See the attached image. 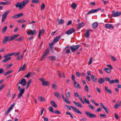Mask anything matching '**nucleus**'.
<instances>
[{
  "label": "nucleus",
  "instance_id": "obj_1",
  "mask_svg": "<svg viewBox=\"0 0 121 121\" xmlns=\"http://www.w3.org/2000/svg\"><path fill=\"white\" fill-rule=\"evenodd\" d=\"M19 35H14L11 36L10 39H9V37L8 36H6L4 39L3 40V44H5L6 43L7 41H11L17 38L18 36H19Z\"/></svg>",
  "mask_w": 121,
  "mask_h": 121
},
{
  "label": "nucleus",
  "instance_id": "obj_2",
  "mask_svg": "<svg viewBox=\"0 0 121 121\" xmlns=\"http://www.w3.org/2000/svg\"><path fill=\"white\" fill-rule=\"evenodd\" d=\"M80 45H72L71 46H69L70 49L71 50L72 52H73L77 51Z\"/></svg>",
  "mask_w": 121,
  "mask_h": 121
},
{
  "label": "nucleus",
  "instance_id": "obj_3",
  "mask_svg": "<svg viewBox=\"0 0 121 121\" xmlns=\"http://www.w3.org/2000/svg\"><path fill=\"white\" fill-rule=\"evenodd\" d=\"M18 90L20 91V93L18 95L17 98L18 99L20 98L24 93L25 90V88L21 89V87L19 86L18 87Z\"/></svg>",
  "mask_w": 121,
  "mask_h": 121
},
{
  "label": "nucleus",
  "instance_id": "obj_4",
  "mask_svg": "<svg viewBox=\"0 0 121 121\" xmlns=\"http://www.w3.org/2000/svg\"><path fill=\"white\" fill-rule=\"evenodd\" d=\"M9 12L10 11L9 10H8L5 12L2 15L1 19V22L2 23L4 22L5 19L6 18L8 14L9 13Z\"/></svg>",
  "mask_w": 121,
  "mask_h": 121
},
{
  "label": "nucleus",
  "instance_id": "obj_5",
  "mask_svg": "<svg viewBox=\"0 0 121 121\" xmlns=\"http://www.w3.org/2000/svg\"><path fill=\"white\" fill-rule=\"evenodd\" d=\"M39 80L42 82V84L43 86H47L49 85V82L45 80L43 78H40Z\"/></svg>",
  "mask_w": 121,
  "mask_h": 121
},
{
  "label": "nucleus",
  "instance_id": "obj_6",
  "mask_svg": "<svg viewBox=\"0 0 121 121\" xmlns=\"http://www.w3.org/2000/svg\"><path fill=\"white\" fill-rule=\"evenodd\" d=\"M15 7L16 8H19V10H21L23 8L22 2H17L15 5Z\"/></svg>",
  "mask_w": 121,
  "mask_h": 121
},
{
  "label": "nucleus",
  "instance_id": "obj_7",
  "mask_svg": "<svg viewBox=\"0 0 121 121\" xmlns=\"http://www.w3.org/2000/svg\"><path fill=\"white\" fill-rule=\"evenodd\" d=\"M112 13L111 14V16L113 17H116L118 16L121 14V12H116L114 10H113Z\"/></svg>",
  "mask_w": 121,
  "mask_h": 121
},
{
  "label": "nucleus",
  "instance_id": "obj_8",
  "mask_svg": "<svg viewBox=\"0 0 121 121\" xmlns=\"http://www.w3.org/2000/svg\"><path fill=\"white\" fill-rule=\"evenodd\" d=\"M85 112L87 116L90 118L96 117L95 114L91 113L90 112Z\"/></svg>",
  "mask_w": 121,
  "mask_h": 121
},
{
  "label": "nucleus",
  "instance_id": "obj_9",
  "mask_svg": "<svg viewBox=\"0 0 121 121\" xmlns=\"http://www.w3.org/2000/svg\"><path fill=\"white\" fill-rule=\"evenodd\" d=\"M101 9V8H99L97 9H93L89 11L88 13H87V15H89V14L91 13H93L95 12H97L98 11L100 10Z\"/></svg>",
  "mask_w": 121,
  "mask_h": 121
},
{
  "label": "nucleus",
  "instance_id": "obj_10",
  "mask_svg": "<svg viewBox=\"0 0 121 121\" xmlns=\"http://www.w3.org/2000/svg\"><path fill=\"white\" fill-rule=\"evenodd\" d=\"M15 103H13L12 105L8 109L6 113V115L8 114L10 112L12 109L13 108L15 105Z\"/></svg>",
  "mask_w": 121,
  "mask_h": 121
},
{
  "label": "nucleus",
  "instance_id": "obj_11",
  "mask_svg": "<svg viewBox=\"0 0 121 121\" xmlns=\"http://www.w3.org/2000/svg\"><path fill=\"white\" fill-rule=\"evenodd\" d=\"M70 107L74 112L79 114H82V112L75 107L73 106H71Z\"/></svg>",
  "mask_w": 121,
  "mask_h": 121
},
{
  "label": "nucleus",
  "instance_id": "obj_12",
  "mask_svg": "<svg viewBox=\"0 0 121 121\" xmlns=\"http://www.w3.org/2000/svg\"><path fill=\"white\" fill-rule=\"evenodd\" d=\"M36 33V30H35L34 31L32 30H28L27 32V34L29 35H34Z\"/></svg>",
  "mask_w": 121,
  "mask_h": 121
},
{
  "label": "nucleus",
  "instance_id": "obj_13",
  "mask_svg": "<svg viewBox=\"0 0 121 121\" xmlns=\"http://www.w3.org/2000/svg\"><path fill=\"white\" fill-rule=\"evenodd\" d=\"M75 31V30H74V29L72 28L66 31L65 33L66 34L69 35L72 34V33H73Z\"/></svg>",
  "mask_w": 121,
  "mask_h": 121
},
{
  "label": "nucleus",
  "instance_id": "obj_14",
  "mask_svg": "<svg viewBox=\"0 0 121 121\" xmlns=\"http://www.w3.org/2000/svg\"><path fill=\"white\" fill-rule=\"evenodd\" d=\"M100 105L101 107L103 108L107 113H109V111L108 109L104 106L103 103L101 102L100 103Z\"/></svg>",
  "mask_w": 121,
  "mask_h": 121
},
{
  "label": "nucleus",
  "instance_id": "obj_15",
  "mask_svg": "<svg viewBox=\"0 0 121 121\" xmlns=\"http://www.w3.org/2000/svg\"><path fill=\"white\" fill-rule=\"evenodd\" d=\"M23 15V13H21L19 14L15 15L13 16L12 17V18L13 19L15 18H17L19 17H22Z\"/></svg>",
  "mask_w": 121,
  "mask_h": 121
},
{
  "label": "nucleus",
  "instance_id": "obj_16",
  "mask_svg": "<svg viewBox=\"0 0 121 121\" xmlns=\"http://www.w3.org/2000/svg\"><path fill=\"white\" fill-rule=\"evenodd\" d=\"M61 37V36L60 35H59L55 38L53 41V44H54L57 42L60 39Z\"/></svg>",
  "mask_w": 121,
  "mask_h": 121
},
{
  "label": "nucleus",
  "instance_id": "obj_17",
  "mask_svg": "<svg viewBox=\"0 0 121 121\" xmlns=\"http://www.w3.org/2000/svg\"><path fill=\"white\" fill-rule=\"evenodd\" d=\"M91 31L90 30H87L84 33V35L85 37L86 38H88L90 35V32L89 31Z\"/></svg>",
  "mask_w": 121,
  "mask_h": 121
},
{
  "label": "nucleus",
  "instance_id": "obj_18",
  "mask_svg": "<svg viewBox=\"0 0 121 121\" xmlns=\"http://www.w3.org/2000/svg\"><path fill=\"white\" fill-rule=\"evenodd\" d=\"M30 1L29 0H25L22 2L23 8Z\"/></svg>",
  "mask_w": 121,
  "mask_h": 121
},
{
  "label": "nucleus",
  "instance_id": "obj_19",
  "mask_svg": "<svg viewBox=\"0 0 121 121\" xmlns=\"http://www.w3.org/2000/svg\"><path fill=\"white\" fill-rule=\"evenodd\" d=\"M105 27L107 29H110L114 28L113 25L112 24H105Z\"/></svg>",
  "mask_w": 121,
  "mask_h": 121
},
{
  "label": "nucleus",
  "instance_id": "obj_20",
  "mask_svg": "<svg viewBox=\"0 0 121 121\" xmlns=\"http://www.w3.org/2000/svg\"><path fill=\"white\" fill-rule=\"evenodd\" d=\"M74 86L77 88H81L80 85L79 84H78L76 81H75L74 82Z\"/></svg>",
  "mask_w": 121,
  "mask_h": 121
},
{
  "label": "nucleus",
  "instance_id": "obj_21",
  "mask_svg": "<svg viewBox=\"0 0 121 121\" xmlns=\"http://www.w3.org/2000/svg\"><path fill=\"white\" fill-rule=\"evenodd\" d=\"M73 102L74 104H75L77 106L80 108H82V106L81 104L80 103H77L75 101H73Z\"/></svg>",
  "mask_w": 121,
  "mask_h": 121
},
{
  "label": "nucleus",
  "instance_id": "obj_22",
  "mask_svg": "<svg viewBox=\"0 0 121 121\" xmlns=\"http://www.w3.org/2000/svg\"><path fill=\"white\" fill-rule=\"evenodd\" d=\"M45 30L43 29H42L40 30L39 31V39L40 38V35H42L44 33Z\"/></svg>",
  "mask_w": 121,
  "mask_h": 121
},
{
  "label": "nucleus",
  "instance_id": "obj_23",
  "mask_svg": "<svg viewBox=\"0 0 121 121\" xmlns=\"http://www.w3.org/2000/svg\"><path fill=\"white\" fill-rule=\"evenodd\" d=\"M26 65L24 64L23 65L21 68H20L18 71V72H19L21 71H23L25 68Z\"/></svg>",
  "mask_w": 121,
  "mask_h": 121
},
{
  "label": "nucleus",
  "instance_id": "obj_24",
  "mask_svg": "<svg viewBox=\"0 0 121 121\" xmlns=\"http://www.w3.org/2000/svg\"><path fill=\"white\" fill-rule=\"evenodd\" d=\"M91 77L92 80L94 82H96L97 81V78L96 77H95V76L93 75H91Z\"/></svg>",
  "mask_w": 121,
  "mask_h": 121
},
{
  "label": "nucleus",
  "instance_id": "obj_25",
  "mask_svg": "<svg viewBox=\"0 0 121 121\" xmlns=\"http://www.w3.org/2000/svg\"><path fill=\"white\" fill-rule=\"evenodd\" d=\"M92 26L93 28L95 29L98 26V23L97 22H95L92 24Z\"/></svg>",
  "mask_w": 121,
  "mask_h": 121
},
{
  "label": "nucleus",
  "instance_id": "obj_26",
  "mask_svg": "<svg viewBox=\"0 0 121 121\" xmlns=\"http://www.w3.org/2000/svg\"><path fill=\"white\" fill-rule=\"evenodd\" d=\"M77 6L76 3H72L71 5V7L74 9H75L76 8Z\"/></svg>",
  "mask_w": 121,
  "mask_h": 121
},
{
  "label": "nucleus",
  "instance_id": "obj_27",
  "mask_svg": "<svg viewBox=\"0 0 121 121\" xmlns=\"http://www.w3.org/2000/svg\"><path fill=\"white\" fill-rule=\"evenodd\" d=\"M51 104L54 107L56 108L57 107V105L55 102L53 100H51L50 102Z\"/></svg>",
  "mask_w": 121,
  "mask_h": 121
},
{
  "label": "nucleus",
  "instance_id": "obj_28",
  "mask_svg": "<svg viewBox=\"0 0 121 121\" xmlns=\"http://www.w3.org/2000/svg\"><path fill=\"white\" fill-rule=\"evenodd\" d=\"M104 81V78H100L99 79V82L100 84H102Z\"/></svg>",
  "mask_w": 121,
  "mask_h": 121
},
{
  "label": "nucleus",
  "instance_id": "obj_29",
  "mask_svg": "<svg viewBox=\"0 0 121 121\" xmlns=\"http://www.w3.org/2000/svg\"><path fill=\"white\" fill-rule=\"evenodd\" d=\"M11 58L10 57H9L5 58V59L2 60V63H4L7 62L8 60H10Z\"/></svg>",
  "mask_w": 121,
  "mask_h": 121
},
{
  "label": "nucleus",
  "instance_id": "obj_30",
  "mask_svg": "<svg viewBox=\"0 0 121 121\" xmlns=\"http://www.w3.org/2000/svg\"><path fill=\"white\" fill-rule=\"evenodd\" d=\"M105 89L106 91L108 93L111 94L112 93V92L111 90L108 88V87L107 86H105Z\"/></svg>",
  "mask_w": 121,
  "mask_h": 121
},
{
  "label": "nucleus",
  "instance_id": "obj_31",
  "mask_svg": "<svg viewBox=\"0 0 121 121\" xmlns=\"http://www.w3.org/2000/svg\"><path fill=\"white\" fill-rule=\"evenodd\" d=\"M54 94L56 96L58 97L60 99L61 98L60 95L57 92H54Z\"/></svg>",
  "mask_w": 121,
  "mask_h": 121
},
{
  "label": "nucleus",
  "instance_id": "obj_32",
  "mask_svg": "<svg viewBox=\"0 0 121 121\" xmlns=\"http://www.w3.org/2000/svg\"><path fill=\"white\" fill-rule=\"evenodd\" d=\"M104 70L108 73H110L111 70L109 68H104Z\"/></svg>",
  "mask_w": 121,
  "mask_h": 121
},
{
  "label": "nucleus",
  "instance_id": "obj_33",
  "mask_svg": "<svg viewBox=\"0 0 121 121\" xmlns=\"http://www.w3.org/2000/svg\"><path fill=\"white\" fill-rule=\"evenodd\" d=\"M120 106V105L119 103H117L114 106V108L115 109L117 108Z\"/></svg>",
  "mask_w": 121,
  "mask_h": 121
},
{
  "label": "nucleus",
  "instance_id": "obj_34",
  "mask_svg": "<svg viewBox=\"0 0 121 121\" xmlns=\"http://www.w3.org/2000/svg\"><path fill=\"white\" fill-rule=\"evenodd\" d=\"M56 58L55 56H50L49 57V59L50 60L52 61L55 60Z\"/></svg>",
  "mask_w": 121,
  "mask_h": 121
},
{
  "label": "nucleus",
  "instance_id": "obj_35",
  "mask_svg": "<svg viewBox=\"0 0 121 121\" xmlns=\"http://www.w3.org/2000/svg\"><path fill=\"white\" fill-rule=\"evenodd\" d=\"M24 56V55H20V56H18L17 58V60H20Z\"/></svg>",
  "mask_w": 121,
  "mask_h": 121
},
{
  "label": "nucleus",
  "instance_id": "obj_36",
  "mask_svg": "<svg viewBox=\"0 0 121 121\" xmlns=\"http://www.w3.org/2000/svg\"><path fill=\"white\" fill-rule=\"evenodd\" d=\"M13 72V70H9L8 71L6 72L4 75V76H6L8 74L10 73L11 72Z\"/></svg>",
  "mask_w": 121,
  "mask_h": 121
},
{
  "label": "nucleus",
  "instance_id": "obj_37",
  "mask_svg": "<svg viewBox=\"0 0 121 121\" xmlns=\"http://www.w3.org/2000/svg\"><path fill=\"white\" fill-rule=\"evenodd\" d=\"M25 81H26V80L25 78H22L21 79V81L19 82V84H22L23 83L25 82Z\"/></svg>",
  "mask_w": 121,
  "mask_h": 121
},
{
  "label": "nucleus",
  "instance_id": "obj_38",
  "mask_svg": "<svg viewBox=\"0 0 121 121\" xmlns=\"http://www.w3.org/2000/svg\"><path fill=\"white\" fill-rule=\"evenodd\" d=\"M64 22V20L62 19H59L58 21V24H63V23Z\"/></svg>",
  "mask_w": 121,
  "mask_h": 121
},
{
  "label": "nucleus",
  "instance_id": "obj_39",
  "mask_svg": "<svg viewBox=\"0 0 121 121\" xmlns=\"http://www.w3.org/2000/svg\"><path fill=\"white\" fill-rule=\"evenodd\" d=\"M65 95L67 98L69 99L70 98V93L69 92H68L66 93Z\"/></svg>",
  "mask_w": 121,
  "mask_h": 121
},
{
  "label": "nucleus",
  "instance_id": "obj_40",
  "mask_svg": "<svg viewBox=\"0 0 121 121\" xmlns=\"http://www.w3.org/2000/svg\"><path fill=\"white\" fill-rule=\"evenodd\" d=\"M31 80L30 79L28 81V82L27 84L26 87V88L27 89L29 87V85L31 83Z\"/></svg>",
  "mask_w": 121,
  "mask_h": 121
},
{
  "label": "nucleus",
  "instance_id": "obj_41",
  "mask_svg": "<svg viewBox=\"0 0 121 121\" xmlns=\"http://www.w3.org/2000/svg\"><path fill=\"white\" fill-rule=\"evenodd\" d=\"M39 99L40 101H45V99L41 96H39Z\"/></svg>",
  "mask_w": 121,
  "mask_h": 121
},
{
  "label": "nucleus",
  "instance_id": "obj_42",
  "mask_svg": "<svg viewBox=\"0 0 121 121\" xmlns=\"http://www.w3.org/2000/svg\"><path fill=\"white\" fill-rule=\"evenodd\" d=\"M45 5L44 3H43L41 5V10H43L45 8Z\"/></svg>",
  "mask_w": 121,
  "mask_h": 121
},
{
  "label": "nucleus",
  "instance_id": "obj_43",
  "mask_svg": "<svg viewBox=\"0 0 121 121\" xmlns=\"http://www.w3.org/2000/svg\"><path fill=\"white\" fill-rule=\"evenodd\" d=\"M52 87L54 89L56 90L57 88V87L56 86V84H52Z\"/></svg>",
  "mask_w": 121,
  "mask_h": 121
},
{
  "label": "nucleus",
  "instance_id": "obj_44",
  "mask_svg": "<svg viewBox=\"0 0 121 121\" xmlns=\"http://www.w3.org/2000/svg\"><path fill=\"white\" fill-rule=\"evenodd\" d=\"M78 99H79L80 100L81 103L83 104H84V103L83 101L82 100V98L81 96H79L78 97Z\"/></svg>",
  "mask_w": 121,
  "mask_h": 121
},
{
  "label": "nucleus",
  "instance_id": "obj_45",
  "mask_svg": "<svg viewBox=\"0 0 121 121\" xmlns=\"http://www.w3.org/2000/svg\"><path fill=\"white\" fill-rule=\"evenodd\" d=\"M31 2L32 3H38L39 2V0H32Z\"/></svg>",
  "mask_w": 121,
  "mask_h": 121
},
{
  "label": "nucleus",
  "instance_id": "obj_46",
  "mask_svg": "<svg viewBox=\"0 0 121 121\" xmlns=\"http://www.w3.org/2000/svg\"><path fill=\"white\" fill-rule=\"evenodd\" d=\"M49 109L50 112L53 113L54 112L53 108L52 106L49 107Z\"/></svg>",
  "mask_w": 121,
  "mask_h": 121
},
{
  "label": "nucleus",
  "instance_id": "obj_47",
  "mask_svg": "<svg viewBox=\"0 0 121 121\" xmlns=\"http://www.w3.org/2000/svg\"><path fill=\"white\" fill-rule=\"evenodd\" d=\"M17 22H18L23 23V22H26V21L24 19H22L17 21Z\"/></svg>",
  "mask_w": 121,
  "mask_h": 121
},
{
  "label": "nucleus",
  "instance_id": "obj_48",
  "mask_svg": "<svg viewBox=\"0 0 121 121\" xmlns=\"http://www.w3.org/2000/svg\"><path fill=\"white\" fill-rule=\"evenodd\" d=\"M7 29V26H4L3 28L2 32L3 33H4L6 31Z\"/></svg>",
  "mask_w": 121,
  "mask_h": 121
},
{
  "label": "nucleus",
  "instance_id": "obj_49",
  "mask_svg": "<svg viewBox=\"0 0 121 121\" xmlns=\"http://www.w3.org/2000/svg\"><path fill=\"white\" fill-rule=\"evenodd\" d=\"M49 53V49H47L45 50L44 52V54L47 55Z\"/></svg>",
  "mask_w": 121,
  "mask_h": 121
},
{
  "label": "nucleus",
  "instance_id": "obj_50",
  "mask_svg": "<svg viewBox=\"0 0 121 121\" xmlns=\"http://www.w3.org/2000/svg\"><path fill=\"white\" fill-rule=\"evenodd\" d=\"M54 113L57 114H60L61 113V112L60 111L57 110H55V111H54Z\"/></svg>",
  "mask_w": 121,
  "mask_h": 121
},
{
  "label": "nucleus",
  "instance_id": "obj_51",
  "mask_svg": "<svg viewBox=\"0 0 121 121\" xmlns=\"http://www.w3.org/2000/svg\"><path fill=\"white\" fill-rule=\"evenodd\" d=\"M100 117L102 118H105L106 117V115L105 114H100Z\"/></svg>",
  "mask_w": 121,
  "mask_h": 121
},
{
  "label": "nucleus",
  "instance_id": "obj_52",
  "mask_svg": "<svg viewBox=\"0 0 121 121\" xmlns=\"http://www.w3.org/2000/svg\"><path fill=\"white\" fill-rule=\"evenodd\" d=\"M64 100L66 103L67 104H70L71 103V102L69 101L68 99H67L66 98L64 99Z\"/></svg>",
  "mask_w": 121,
  "mask_h": 121
},
{
  "label": "nucleus",
  "instance_id": "obj_53",
  "mask_svg": "<svg viewBox=\"0 0 121 121\" xmlns=\"http://www.w3.org/2000/svg\"><path fill=\"white\" fill-rule=\"evenodd\" d=\"M83 26L84 24L83 23L79 24V26L78 27V29H79L80 28Z\"/></svg>",
  "mask_w": 121,
  "mask_h": 121
},
{
  "label": "nucleus",
  "instance_id": "obj_54",
  "mask_svg": "<svg viewBox=\"0 0 121 121\" xmlns=\"http://www.w3.org/2000/svg\"><path fill=\"white\" fill-rule=\"evenodd\" d=\"M92 60L93 58L92 57H91L89 60V62L88 63V65H90L92 63Z\"/></svg>",
  "mask_w": 121,
  "mask_h": 121
},
{
  "label": "nucleus",
  "instance_id": "obj_55",
  "mask_svg": "<svg viewBox=\"0 0 121 121\" xmlns=\"http://www.w3.org/2000/svg\"><path fill=\"white\" fill-rule=\"evenodd\" d=\"M46 56V55L44 54L43 55L42 58L40 60H41L42 61L45 58V57Z\"/></svg>",
  "mask_w": 121,
  "mask_h": 121
},
{
  "label": "nucleus",
  "instance_id": "obj_56",
  "mask_svg": "<svg viewBox=\"0 0 121 121\" xmlns=\"http://www.w3.org/2000/svg\"><path fill=\"white\" fill-rule=\"evenodd\" d=\"M30 74L31 73L29 72L24 77L28 78L30 77Z\"/></svg>",
  "mask_w": 121,
  "mask_h": 121
},
{
  "label": "nucleus",
  "instance_id": "obj_57",
  "mask_svg": "<svg viewBox=\"0 0 121 121\" xmlns=\"http://www.w3.org/2000/svg\"><path fill=\"white\" fill-rule=\"evenodd\" d=\"M53 42L52 43H49V46H50V48L51 49L52 48H53Z\"/></svg>",
  "mask_w": 121,
  "mask_h": 121
},
{
  "label": "nucleus",
  "instance_id": "obj_58",
  "mask_svg": "<svg viewBox=\"0 0 121 121\" xmlns=\"http://www.w3.org/2000/svg\"><path fill=\"white\" fill-rule=\"evenodd\" d=\"M10 89H9V91L8 92L7 94V96L8 98H9L10 96Z\"/></svg>",
  "mask_w": 121,
  "mask_h": 121
},
{
  "label": "nucleus",
  "instance_id": "obj_59",
  "mask_svg": "<svg viewBox=\"0 0 121 121\" xmlns=\"http://www.w3.org/2000/svg\"><path fill=\"white\" fill-rule=\"evenodd\" d=\"M13 65L12 64H9L6 67V69H9Z\"/></svg>",
  "mask_w": 121,
  "mask_h": 121
},
{
  "label": "nucleus",
  "instance_id": "obj_60",
  "mask_svg": "<svg viewBox=\"0 0 121 121\" xmlns=\"http://www.w3.org/2000/svg\"><path fill=\"white\" fill-rule=\"evenodd\" d=\"M89 107L90 108L92 109V110H94L95 109V108L91 104L89 105Z\"/></svg>",
  "mask_w": 121,
  "mask_h": 121
},
{
  "label": "nucleus",
  "instance_id": "obj_61",
  "mask_svg": "<svg viewBox=\"0 0 121 121\" xmlns=\"http://www.w3.org/2000/svg\"><path fill=\"white\" fill-rule=\"evenodd\" d=\"M5 85L2 84L0 87V91H1L5 87Z\"/></svg>",
  "mask_w": 121,
  "mask_h": 121
},
{
  "label": "nucleus",
  "instance_id": "obj_62",
  "mask_svg": "<svg viewBox=\"0 0 121 121\" xmlns=\"http://www.w3.org/2000/svg\"><path fill=\"white\" fill-rule=\"evenodd\" d=\"M58 74L60 78H62V76H61V73L60 71L58 70L57 71Z\"/></svg>",
  "mask_w": 121,
  "mask_h": 121
},
{
  "label": "nucleus",
  "instance_id": "obj_63",
  "mask_svg": "<svg viewBox=\"0 0 121 121\" xmlns=\"http://www.w3.org/2000/svg\"><path fill=\"white\" fill-rule=\"evenodd\" d=\"M14 54V55L15 56H18L20 54V52H18L16 53H13Z\"/></svg>",
  "mask_w": 121,
  "mask_h": 121
},
{
  "label": "nucleus",
  "instance_id": "obj_64",
  "mask_svg": "<svg viewBox=\"0 0 121 121\" xmlns=\"http://www.w3.org/2000/svg\"><path fill=\"white\" fill-rule=\"evenodd\" d=\"M105 79L106 81H108L109 82H110V78L109 77H108L105 78Z\"/></svg>",
  "mask_w": 121,
  "mask_h": 121
}]
</instances>
